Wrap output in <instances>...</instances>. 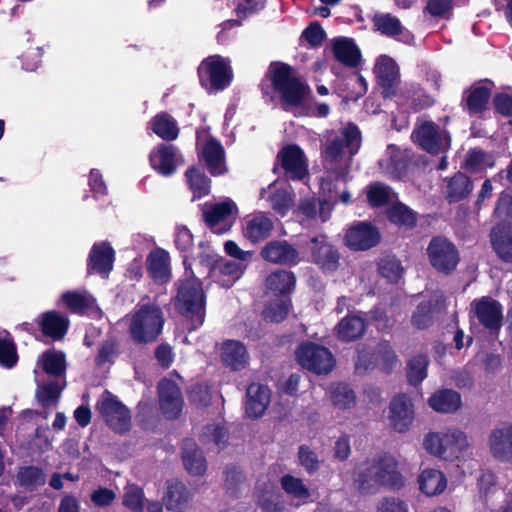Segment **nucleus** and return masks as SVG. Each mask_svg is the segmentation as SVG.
<instances>
[{
    "mask_svg": "<svg viewBox=\"0 0 512 512\" xmlns=\"http://www.w3.org/2000/svg\"><path fill=\"white\" fill-rule=\"evenodd\" d=\"M443 194L449 203H454L467 198L473 190L470 178L461 172L444 180Z\"/></svg>",
    "mask_w": 512,
    "mask_h": 512,
    "instance_id": "28",
    "label": "nucleus"
},
{
    "mask_svg": "<svg viewBox=\"0 0 512 512\" xmlns=\"http://www.w3.org/2000/svg\"><path fill=\"white\" fill-rule=\"evenodd\" d=\"M430 407L440 413H453L461 406L458 392L450 389L440 390L429 398Z\"/></svg>",
    "mask_w": 512,
    "mask_h": 512,
    "instance_id": "38",
    "label": "nucleus"
},
{
    "mask_svg": "<svg viewBox=\"0 0 512 512\" xmlns=\"http://www.w3.org/2000/svg\"><path fill=\"white\" fill-rule=\"evenodd\" d=\"M415 417L414 405L406 394L395 396L389 405V421L392 428L399 433L409 430Z\"/></svg>",
    "mask_w": 512,
    "mask_h": 512,
    "instance_id": "15",
    "label": "nucleus"
},
{
    "mask_svg": "<svg viewBox=\"0 0 512 512\" xmlns=\"http://www.w3.org/2000/svg\"><path fill=\"white\" fill-rule=\"evenodd\" d=\"M309 248L316 264L325 271H334L338 266L339 255L337 251L326 242L324 235L313 237L309 241Z\"/></svg>",
    "mask_w": 512,
    "mask_h": 512,
    "instance_id": "25",
    "label": "nucleus"
},
{
    "mask_svg": "<svg viewBox=\"0 0 512 512\" xmlns=\"http://www.w3.org/2000/svg\"><path fill=\"white\" fill-rule=\"evenodd\" d=\"M287 177L302 179L307 173V163L303 151L296 145L284 147L277 156Z\"/></svg>",
    "mask_w": 512,
    "mask_h": 512,
    "instance_id": "20",
    "label": "nucleus"
},
{
    "mask_svg": "<svg viewBox=\"0 0 512 512\" xmlns=\"http://www.w3.org/2000/svg\"><path fill=\"white\" fill-rule=\"evenodd\" d=\"M377 512H409V505L398 497H384L377 506Z\"/></svg>",
    "mask_w": 512,
    "mask_h": 512,
    "instance_id": "63",
    "label": "nucleus"
},
{
    "mask_svg": "<svg viewBox=\"0 0 512 512\" xmlns=\"http://www.w3.org/2000/svg\"><path fill=\"white\" fill-rule=\"evenodd\" d=\"M412 137L423 150L434 155L446 153L451 146L449 132L432 121L419 124Z\"/></svg>",
    "mask_w": 512,
    "mask_h": 512,
    "instance_id": "9",
    "label": "nucleus"
},
{
    "mask_svg": "<svg viewBox=\"0 0 512 512\" xmlns=\"http://www.w3.org/2000/svg\"><path fill=\"white\" fill-rule=\"evenodd\" d=\"M368 201L373 206H382L391 200V190L381 184H373L367 193Z\"/></svg>",
    "mask_w": 512,
    "mask_h": 512,
    "instance_id": "61",
    "label": "nucleus"
},
{
    "mask_svg": "<svg viewBox=\"0 0 512 512\" xmlns=\"http://www.w3.org/2000/svg\"><path fill=\"white\" fill-rule=\"evenodd\" d=\"M467 446L465 433L454 428L430 432L423 440V447L429 454L447 461L459 458Z\"/></svg>",
    "mask_w": 512,
    "mask_h": 512,
    "instance_id": "7",
    "label": "nucleus"
},
{
    "mask_svg": "<svg viewBox=\"0 0 512 512\" xmlns=\"http://www.w3.org/2000/svg\"><path fill=\"white\" fill-rule=\"evenodd\" d=\"M380 241L379 231L366 222H359L351 226L345 236L348 247L356 251L368 250Z\"/></svg>",
    "mask_w": 512,
    "mask_h": 512,
    "instance_id": "19",
    "label": "nucleus"
},
{
    "mask_svg": "<svg viewBox=\"0 0 512 512\" xmlns=\"http://www.w3.org/2000/svg\"><path fill=\"white\" fill-rule=\"evenodd\" d=\"M298 458L300 464L309 474L316 472L320 467L321 461L318 459L317 454L307 446L299 448Z\"/></svg>",
    "mask_w": 512,
    "mask_h": 512,
    "instance_id": "62",
    "label": "nucleus"
},
{
    "mask_svg": "<svg viewBox=\"0 0 512 512\" xmlns=\"http://www.w3.org/2000/svg\"><path fill=\"white\" fill-rule=\"evenodd\" d=\"M273 229V220L264 212L248 215L243 221V236L252 243L265 240Z\"/></svg>",
    "mask_w": 512,
    "mask_h": 512,
    "instance_id": "22",
    "label": "nucleus"
},
{
    "mask_svg": "<svg viewBox=\"0 0 512 512\" xmlns=\"http://www.w3.org/2000/svg\"><path fill=\"white\" fill-rule=\"evenodd\" d=\"M353 482L364 493H374L381 487L397 491L405 485L397 461L387 455L359 463L354 470Z\"/></svg>",
    "mask_w": 512,
    "mask_h": 512,
    "instance_id": "2",
    "label": "nucleus"
},
{
    "mask_svg": "<svg viewBox=\"0 0 512 512\" xmlns=\"http://www.w3.org/2000/svg\"><path fill=\"white\" fill-rule=\"evenodd\" d=\"M262 198L270 201L272 208L281 215H285L292 205V197L287 189L278 188L276 183L269 186L268 191H262Z\"/></svg>",
    "mask_w": 512,
    "mask_h": 512,
    "instance_id": "43",
    "label": "nucleus"
},
{
    "mask_svg": "<svg viewBox=\"0 0 512 512\" xmlns=\"http://www.w3.org/2000/svg\"><path fill=\"white\" fill-rule=\"evenodd\" d=\"M379 166L386 175L400 178L406 169V161L400 149L389 145L386 154L379 160Z\"/></svg>",
    "mask_w": 512,
    "mask_h": 512,
    "instance_id": "36",
    "label": "nucleus"
},
{
    "mask_svg": "<svg viewBox=\"0 0 512 512\" xmlns=\"http://www.w3.org/2000/svg\"><path fill=\"white\" fill-rule=\"evenodd\" d=\"M493 250L497 256L507 263H512V226L499 224L490 234Z\"/></svg>",
    "mask_w": 512,
    "mask_h": 512,
    "instance_id": "29",
    "label": "nucleus"
},
{
    "mask_svg": "<svg viewBox=\"0 0 512 512\" xmlns=\"http://www.w3.org/2000/svg\"><path fill=\"white\" fill-rule=\"evenodd\" d=\"M330 399L333 406L340 410L354 407L356 403L353 390L343 383L332 385L330 388Z\"/></svg>",
    "mask_w": 512,
    "mask_h": 512,
    "instance_id": "49",
    "label": "nucleus"
},
{
    "mask_svg": "<svg viewBox=\"0 0 512 512\" xmlns=\"http://www.w3.org/2000/svg\"><path fill=\"white\" fill-rule=\"evenodd\" d=\"M490 90L484 86L471 87L466 92L464 99L465 107L470 114H477L482 112L490 98Z\"/></svg>",
    "mask_w": 512,
    "mask_h": 512,
    "instance_id": "45",
    "label": "nucleus"
},
{
    "mask_svg": "<svg viewBox=\"0 0 512 512\" xmlns=\"http://www.w3.org/2000/svg\"><path fill=\"white\" fill-rule=\"evenodd\" d=\"M290 309V301L287 299H276L270 302L265 310L264 317L272 322H280L286 318Z\"/></svg>",
    "mask_w": 512,
    "mask_h": 512,
    "instance_id": "55",
    "label": "nucleus"
},
{
    "mask_svg": "<svg viewBox=\"0 0 512 512\" xmlns=\"http://www.w3.org/2000/svg\"><path fill=\"white\" fill-rule=\"evenodd\" d=\"M151 167L163 176L172 175L179 164L181 155L177 148L170 144H160L154 148L149 156Z\"/></svg>",
    "mask_w": 512,
    "mask_h": 512,
    "instance_id": "17",
    "label": "nucleus"
},
{
    "mask_svg": "<svg viewBox=\"0 0 512 512\" xmlns=\"http://www.w3.org/2000/svg\"><path fill=\"white\" fill-rule=\"evenodd\" d=\"M159 404L164 415L169 419L177 418L183 408L180 388L171 380L163 379L158 385Z\"/></svg>",
    "mask_w": 512,
    "mask_h": 512,
    "instance_id": "18",
    "label": "nucleus"
},
{
    "mask_svg": "<svg viewBox=\"0 0 512 512\" xmlns=\"http://www.w3.org/2000/svg\"><path fill=\"white\" fill-rule=\"evenodd\" d=\"M225 252L234 258L236 262H244V266H248L250 263L253 252L242 250L238 244L232 240H228L224 244Z\"/></svg>",
    "mask_w": 512,
    "mask_h": 512,
    "instance_id": "64",
    "label": "nucleus"
},
{
    "mask_svg": "<svg viewBox=\"0 0 512 512\" xmlns=\"http://www.w3.org/2000/svg\"><path fill=\"white\" fill-rule=\"evenodd\" d=\"M244 262L232 260H220L212 267V273L221 286L231 287L246 270Z\"/></svg>",
    "mask_w": 512,
    "mask_h": 512,
    "instance_id": "30",
    "label": "nucleus"
},
{
    "mask_svg": "<svg viewBox=\"0 0 512 512\" xmlns=\"http://www.w3.org/2000/svg\"><path fill=\"white\" fill-rule=\"evenodd\" d=\"M185 177L190 190L193 192V199L206 196L210 192V180L203 171L195 167L189 168Z\"/></svg>",
    "mask_w": 512,
    "mask_h": 512,
    "instance_id": "47",
    "label": "nucleus"
},
{
    "mask_svg": "<svg viewBox=\"0 0 512 512\" xmlns=\"http://www.w3.org/2000/svg\"><path fill=\"white\" fill-rule=\"evenodd\" d=\"M96 409L115 432L125 433L131 428V414L129 409L118 400L116 396L105 391L96 404Z\"/></svg>",
    "mask_w": 512,
    "mask_h": 512,
    "instance_id": "8",
    "label": "nucleus"
},
{
    "mask_svg": "<svg viewBox=\"0 0 512 512\" xmlns=\"http://www.w3.org/2000/svg\"><path fill=\"white\" fill-rule=\"evenodd\" d=\"M269 75L274 89L281 95L284 110L295 113L304 104L307 88L295 77L290 66L273 63Z\"/></svg>",
    "mask_w": 512,
    "mask_h": 512,
    "instance_id": "4",
    "label": "nucleus"
},
{
    "mask_svg": "<svg viewBox=\"0 0 512 512\" xmlns=\"http://www.w3.org/2000/svg\"><path fill=\"white\" fill-rule=\"evenodd\" d=\"M374 72L383 89V96L392 97L399 81V69L395 61L386 55L380 56L376 61Z\"/></svg>",
    "mask_w": 512,
    "mask_h": 512,
    "instance_id": "21",
    "label": "nucleus"
},
{
    "mask_svg": "<svg viewBox=\"0 0 512 512\" xmlns=\"http://www.w3.org/2000/svg\"><path fill=\"white\" fill-rule=\"evenodd\" d=\"M152 130L160 138L172 141L178 137L179 129L173 118L166 114L160 113L152 120Z\"/></svg>",
    "mask_w": 512,
    "mask_h": 512,
    "instance_id": "48",
    "label": "nucleus"
},
{
    "mask_svg": "<svg viewBox=\"0 0 512 512\" xmlns=\"http://www.w3.org/2000/svg\"><path fill=\"white\" fill-rule=\"evenodd\" d=\"M202 158L212 175H222L226 172L225 151L216 139L207 140L201 150Z\"/></svg>",
    "mask_w": 512,
    "mask_h": 512,
    "instance_id": "27",
    "label": "nucleus"
},
{
    "mask_svg": "<svg viewBox=\"0 0 512 512\" xmlns=\"http://www.w3.org/2000/svg\"><path fill=\"white\" fill-rule=\"evenodd\" d=\"M176 305L183 315L191 319V330L203 324L205 296L201 282L193 275L179 281Z\"/></svg>",
    "mask_w": 512,
    "mask_h": 512,
    "instance_id": "6",
    "label": "nucleus"
},
{
    "mask_svg": "<svg viewBox=\"0 0 512 512\" xmlns=\"http://www.w3.org/2000/svg\"><path fill=\"white\" fill-rule=\"evenodd\" d=\"M37 366L49 376L50 380H45L43 375L34 370L35 381L37 383L36 397L43 406H49L57 401L62 390L66 386L65 370L66 361L64 353L55 350H48L42 353L37 361Z\"/></svg>",
    "mask_w": 512,
    "mask_h": 512,
    "instance_id": "3",
    "label": "nucleus"
},
{
    "mask_svg": "<svg viewBox=\"0 0 512 512\" xmlns=\"http://www.w3.org/2000/svg\"><path fill=\"white\" fill-rule=\"evenodd\" d=\"M492 456L501 462L512 463V423L494 428L488 438Z\"/></svg>",
    "mask_w": 512,
    "mask_h": 512,
    "instance_id": "16",
    "label": "nucleus"
},
{
    "mask_svg": "<svg viewBox=\"0 0 512 512\" xmlns=\"http://www.w3.org/2000/svg\"><path fill=\"white\" fill-rule=\"evenodd\" d=\"M373 22L378 31L389 37H395L403 31L400 20L391 14L375 15Z\"/></svg>",
    "mask_w": 512,
    "mask_h": 512,
    "instance_id": "52",
    "label": "nucleus"
},
{
    "mask_svg": "<svg viewBox=\"0 0 512 512\" xmlns=\"http://www.w3.org/2000/svg\"><path fill=\"white\" fill-rule=\"evenodd\" d=\"M299 210L307 219L326 222L331 216L332 204L327 200L306 198L301 201Z\"/></svg>",
    "mask_w": 512,
    "mask_h": 512,
    "instance_id": "39",
    "label": "nucleus"
},
{
    "mask_svg": "<svg viewBox=\"0 0 512 512\" xmlns=\"http://www.w3.org/2000/svg\"><path fill=\"white\" fill-rule=\"evenodd\" d=\"M427 255L432 267L445 274L452 272L459 262V253L455 245L441 236L431 239Z\"/></svg>",
    "mask_w": 512,
    "mask_h": 512,
    "instance_id": "11",
    "label": "nucleus"
},
{
    "mask_svg": "<svg viewBox=\"0 0 512 512\" xmlns=\"http://www.w3.org/2000/svg\"><path fill=\"white\" fill-rule=\"evenodd\" d=\"M147 269L155 282L168 281L171 275L169 254L163 249L151 251L147 258Z\"/></svg>",
    "mask_w": 512,
    "mask_h": 512,
    "instance_id": "31",
    "label": "nucleus"
},
{
    "mask_svg": "<svg viewBox=\"0 0 512 512\" xmlns=\"http://www.w3.org/2000/svg\"><path fill=\"white\" fill-rule=\"evenodd\" d=\"M335 58L349 67H356L361 60V53L355 43L348 38H337L333 41Z\"/></svg>",
    "mask_w": 512,
    "mask_h": 512,
    "instance_id": "37",
    "label": "nucleus"
},
{
    "mask_svg": "<svg viewBox=\"0 0 512 512\" xmlns=\"http://www.w3.org/2000/svg\"><path fill=\"white\" fill-rule=\"evenodd\" d=\"M322 158L325 169L336 176V182L325 180L322 189L328 193V202L340 201L344 204L350 202L351 195L340 186L346 183V175L352 164L353 156L361 146V133L354 124L339 130L327 131L322 144Z\"/></svg>",
    "mask_w": 512,
    "mask_h": 512,
    "instance_id": "1",
    "label": "nucleus"
},
{
    "mask_svg": "<svg viewBox=\"0 0 512 512\" xmlns=\"http://www.w3.org/2000/svg\"><path fill=\"white\" fill-rule=\"evenodd\" d=\"M388 219L397 225L412 227L416 223L414 212L403 204L392 206L387 211Z\"/></svg>",
    "mask_w": 512,
    "mask_h": 512,
    "instance_id": "53",
    "label": "nucleus"
},
{
    "mask_svg": "<svg viewBox=\"0 0 512 512\" xmlns=\"http://www.w3.org/2000/svg\"><path fill=\"white\" fill-rule=\"evenodd\" d=\"M412 324L418 329L427 328L432 322V304L431 302L420 303L412 315Z\"/></svg>",
    "mask_w": 512,
    "mask_h": 512,
    "instance_id": "60",
    "label": "nucleus"
},
{
    "mask_svg": "<svg viewBox=\"0 0 512 512\" xmlns=\"http://www.w3.org/2000/svg\"><path fill=\"white\" fill-rule=\"evenodd\" d=\"M270 403V391L267 386L252 383L247 388L246 413L251 418L262 416Z\"/></svg>",
    "mask_w": 512,
    "mask_h": 512,
    "instance_id": "26",
    "label": "nucleus"
},
{
    "mask_svg": "<svg viewBox=\"0 0 512 512\" xmlns=\"http://www.w3.org/2000/svg\"><path fill=\"white\" fill-rule=\"evenodd\" d=\"M227 440V431L219 424H212L205 427L202 441L211 450H221Z\"/></svg>",
    "mask_w": 512,
    "mask_h": 512,
    "instance_id": "51",
    "label": "nucleus"
},
{
    "mask_svg": "<svg viewBox=\"0 0 512 512\" xmlns=\"http://www.w3.org/2000/svg\"><path fill=\"white\" fill-rule=\"evenodd\" d=\"M182 459L186 470L192 475H202L206 471V460L202 451L192 440L183 442Z\"/></svg>",
    "mask_w": 512,
    "mask_h": 512,
    "instance_id": "35",
    "label": "nucleus"
},
{
    "mask_svg": "<svg viewBox=\"0 0 512 512\" xmlns=\"http://www.w3.org/2000/svg\"><path fill=\"white\" fill-rule=\"evenodd\" d=\"M17 362L16 347L8 337V334L2 336L0 334V364L4 367L11 368Z\"/></svg>",
    "mask_w": 512,
    "mask_h": 512,
    "instance_id": "57",
    "label": "nucleus"
},
{
    "mask_svg": "<svg viewBox=\"0 0 512 512\" xmlns=\"http://www.w3.org/2000/svg\"><path fill=\"white\" fill-rule=\"evenodd\" d=\"M18 480L22 486L33 488L45 483V476L42 470L36 467L22 468L18 473Z\"/></svg>",
    "mask_w": 512,
    "mask_h": 512,
    "instance_id": "58",
    "label": "nucleus"
},
{
    "mask_svg": "<svg viewBox=\"0 0 512 512\" xmlns=\"http://www.w3.org/2000/svg\"><path fill=\"white\" fill-rule=\"evenodd\" d=\"M429 359L426 355L419 354L412 357L407 364V377L412 385L421 383L427 377Z\"/></svg>",
    "mask_w": 512,
    "mask_h": 512,
    "instance_id": "50",
    "label": "nucleus"
},
{
    "mask_svg": "<svg viewBox=\"0 0 512 512\" xmlns=\"http://www.w3.org/2000/svg\"><path fill=\"white\" fill-rule=\"evenodd\" d=\"M123 504L133 511H142L144 508V493L137 485H128L124 489Z\"/></svg>",
    "mask_w": 512,
    "mask_h": 512,
    "instance_id": "56",
    "label": "nucleus"
},
{
    "mask_svg": "<svg viewBox=\"0 0 512 512\" xmlns=\"http://www.w3.org/2000/svg\"><path fill=\"white\" fill-rule=\"evenodd\" d=\"M114 250L107 242L93 245L88 266L98 273L108 274L113 268Z\"/></svg>",
    "mask_w": 512,
    "mask_h": 512,
    "instance_id": "33",
    "label": "nucleus"
},
{
    "mask_svg": "<svg viewBox=\"0 0 512 512\" xmlns=\"http://www.w3.org/2000/svg\"><path fill=\"white\" fill-rule=\"evenodd\" d=\"M471 311L478 322L491 332H498L502 326L503 308L495 299L483 296L471 303Z\"/></svg>",
    "mask_w": 512,
    "mask_h": 512,
    "instance_id": "14",
    "label": "nucleus"
},
{
    "mask_svg": "<svg viewBox=\"0 0 512 512\" xmlns=\"http://www.w3.org/2000/svg\"><path fill=\"white\" fill-rule=\"evenodd\" d=\"M295 276L292 272L286 270H278L266 279V287L274 294L291 293L295 286Z\"/></svg>",
    "mask_w": 512,
    "mask_h": 512,
    "instance_id": "42",
    "label": "nucleus"
},
{
    "mask_svg": "<svg viewBox=\"0 0 512 512\" xmlns=\"http://www.w3.org/2000/svg\"><path fill=\"white\" fill-rule=\"evenodd\" d=\"M190 499L191 493L186 486L175 481L168 485L167 493L164 496V503L168 510L180 511Z\"/></svg>",
    "mask_w": 512,
    "mask_h": 512,
    "instance_id": "40",
    "label": "nucleus"
},
{
    "mask_svg": "<svg viewBox=\"0 0 512 512\" xmlns=\"http://www.w3.org/2000/svg\"><path fill=\"white\" fill-rule=\"evenodd\" d=\"M236 213L237 206L231 200L206 204L203 208L205 223L216 234H223L230 230Z\"/></svg>",
    "mask_w": 512,
    "mask_h": 512,
    "instance_id": "13",
    "label": "nucleus"
},
{
    "mask_svg": "<svg viewBox=\"0 0 512 512\" xmlns=\"http://www.w3.org/2000/svg\"><path fill=\"white\" fill-rule=\"evenodd\" d=\"M296 355L303 368L316 374H327L335 365L334 357L327 348L311 342L303 343Z\"/></svg>",
    "mask_w": 512,
    "mask_h": 512,
    "instance_id": "10",
    "label": "nucleus"
},
{
    "mask_svg": "<svg viewBox=\"0 0 512 512\" xmlns=\"http://www.w3.org/2000/svg\"><path fill=\"white\" fill-rule=\"evenodd\" d=\"M379 271L390 282H397L404 269L400 261L394 256H386L380 260Z\"/></svg>",
    "mask_w": 512,
    "mask_h": 512,
    "instance_id": "54",
    "label": "nucleus"
},
{
    "mask_svg": "<svg viewBox=\"0 0 512 512\" xmlns=\"http://www.w3.org/2000/svg\"><path fill=\"white\" fill-rule=\"evenodd\" d=\"M198 72L201 84L214 90L224 89L231 81L228 63L217 55L205 59Z\"/></svg>",
    "mask_w": 512,
    "mask_h": 512,
    "instance_id": "12",
    "label": "nucleus"
},
{
    "mask_svg": "<svg viewBox=\"0 0 512 512\" xmlns=\"http://www.w3.org/2000/svg\"><path fill=\"white\" fill-rule=\"evenodd\" d=\"M366 328L365 321L360 316H347L337 326L338 338L343 341H353L362 336Z\"/></svg>",
    "mask_w": 512,
    "mask_h": 512,
    "instance_id": "41",
    "label": "nucleus"
},
{
    "mask_svg": "<svg viewBox=\"0 0 512 512\" xmlns=\"http://www.w3.org/2000/svg\"><path fill=\"white\" fill-rule=\"evenodd\" d=\"M127 319L130 337L136 343L155 341L164 324L162 310L151 303L137 306V309Z\"/></svg>",
    "mask_w": 512,
    "mask_h": 512,
    "instance_id": "5",
    "label": "nucleus"
},
{
    "mask_svg": "<svg viewBox=\"0 0 512 512\" xmlns=\"http://www.w3.org/2000/svg\"><path fill=\"white\" fill-rule=\"evenodd\" d=\"M281 486L285 493L292 499L298 501V504L305 503L310 497V491L303 480L292 475H284L281 478Z\"/></svg>",
    "mask_w": 512,
    "mask_h": 512,
    "instance_id": "46",
    "label": "nucleus"
},
{
    "mask_svg": "<svg viewBox=\"0 0 512 512\" xmlns=\"http://www.w3.org/2000/svg\"><path fill=\"white\" fill-rule=\"evenodd\" d=\"M119 353L118 343L114 338L103 341L98 349L95 362L97 365H103L114 361Z\"/></svg>",
    "mask_w": 512,
    "mask_h": 512,
    "instance_id": "59",
    "label": "nucleus"
},
{
    "mask_svg": "<svg viewBox=\"0 0 512 512\" xmlns=\"http://www.w3.org/2000/svg\"><path fill=\"white\" fill-rule=\"evenodd\" d=\"M220 358L223 365L232 371H241L250 362L246 346L238 340L224 341L220 348Z\"/></svg>",
    "mask_w": 512,
    "mask_h": 512,
    "instance_id": "23",
    "label": "nucleus"
},
{
    "mask_svg": "<svg viewBox=\"0 0 512 512\" xmlns=\"http://www.w3.org/2000/svg\"><path fill=\"white\" fill-rule=\"evenodd\" d=\"M261 256L266 261L279 265H293L299 261L298 251L285 240L268 242L262 248Z\"/></svg>",
    "mask_w": 512,
    "mask_h": 512,
    "instance_id": "24",
    "label": "nucleus"
},
{
    "mask_svg": "<svg viewBox=\"0 0 512 512\" xmlns=\"http://www.w3.org/2000/svg\"><path fill=\"white\" fill-rule=\"evenodd\" d=\"M420 491L426 496L432 497L443 493L447 487L445 475L437 469H424L418 476Z\"/></svg>",
    "mask_w": 512,
    "mask_h": 512,
    "instance_id": "34",
    "label": "nucleus"
},
{
    "mask_svg": "<svg viewBox=\"0 0 512 512\" xmlns=\"http://www.w3.org/2000/svg\"><path fill=\"white\" fill-rule=\"evenodd\" d=\"M66 306L74 313H85L96 307L95 298L87 292H66L62 295Z\"/></svg>",
    "mask_w": 512,
    "mask_h": 512,
    "instance_id": "44",
    "label": "nucleus"
},
{
    "mask_svg": "<svg viewBox=\"0 0 512 512\" xmlns=\"http://www.w3.org/2000/svg\"><path fill=\"white\" fill-rule=\"evenodd\" d=\"M38 323L43 334L54 340L62 339L67 333L69 326V320L55 311L43 313Z\"/></svg>",
    "mask_w": 512,
    "mask_h": 512,
    "instance_id": "32",
    "label": "nucleus"
}]
</instances>
